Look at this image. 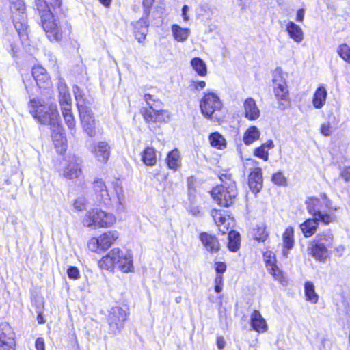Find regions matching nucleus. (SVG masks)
Returning a JSON list of instances; mask_svg holds the SVG:
<instances>
[{
	"instance_id": "f257e3e1",
	"label": "nucleus",
	"mask_w": 350,
	"mask_h": 350,
	"mask_svg": "<svg viewBox=\"0 0 350 350\" xmlns=\"http://www.w3.org/2000/svg\"><path fill=\"white\" fill-rule=\"evenodd\" d=\"M29 112L42 124L50 126L52 137L59 139L62 135V126L56 105H44L39 99H31L29 103Z\"/></svg>"
},
{
	"instance_id": "f03ea898",
	"label": "nucleus",
	"mask_w": 350,
	"mask_h": 350,
	"mask_svg": "<svg viewBox=\"0 0 350 350\" xmlns=\"http://www.w3.org/2000/svg\"><path fill=\"white\" fill-rule=\"evenodd\" d=\"M99 267L106 270L117 267L124 273L133 271V255L129 251H122L118 248L111 250L98 262Z\"/></svg>"
},
{
	"instance_id": "7ed1b4c3",
	"label": "nucleus",
	"mask_w": 350,
	"mask_h": 350,
	"mask_svg": "<svg viewBox=\"0 0 350 350\" xmlns=\"http://www.w3.org/2000/svg\"><path fill=\"white\" fill-rule=\"evenodd\" d=\"M35 6L39 13L41 25L50 40L58 41L61 40L62 32L51 10H49L48 1L35 0Z\"/></svg>"
},
{
	"instance_id": "20e7f679",
	"label": "nucleus",
	"mask_w": 350,
	"mask_h": 350,
	"mask_svg": "<svg viewBox=\"0 0 350 350\" xmlns=\"http://www.w3.org/2000/svg\"><path fill=\"white\" fill-rule=\"evenodd\" d=\"M10 12L14 27L21 39L27 37V18L24 0H10Z\"/></svg>"
},
{
	"instance_id": "39448f33",
	"label": "nucleus",
	"mask_w": 350,
	"mask_h": 350,
	"mask_svg": "<svg viewBox=\"0 0 350 350\" xmlns=\"http://www.w3.org/2000/svg\"><path fill=\"white\" fill-rule=\"evenodd\" d=\"M237 196L235 181L230 174H220V206L229 207L234 203Z\"/></svg>"
},
{
	"instance_id": "423d86ee",
	"label": "nucleus",
	"mask_w": 350,
	"mask_h": 350,
	"mask_svg": "<svg viewBox=\"0 0 350 350\" xmlns=\"http://www.w3.org/2000/svg\"><path fill=\"white\" fill-rule=\"evenodd\" d=\"M308 213L316 219L325 224H329L334 220V217L325 213L323 210V202L318 198H310L306 201Z\"/></svg>"
},
{
	"instance_id": "0eeeda50",
	"label": "nucleus",
	"mask_w": 350,
	"mask_h": 350,
	"mask_svg": "<svg viewBox=\"0 0 350 350\" xmlns=\"http://www.w3.org/2000/svg\"><path fill=\"white\" fill-rule=\"evenodd\" d=\"M274 95L279 103V108L285 109L289 105L288 90L286 83L280 74L275 75L273 79Z\"/></svg>"
},
{
	"instance_id": "6e6552de",
	"label": "nucleus",
	"mask_w": 350,
	"mask_h": 350,
	"mask_svg": "<svg viewBox=\"0 0 350 350\" xmlns=\"http://www.w3.org/2000/svg\"><path fill=\"white\" fill-rule=\"evenodd\" d=\"M82 159L75 155H69L65 159V164L62 169V176L66 179L79 178L82 174Z\"/></svg>"
},
{
	"instance_id": "1a4fd4ad",
	"label": "nucleus",
	"mask_w": 350,
	"mask_h": 350,
	"mask_svg": "<svg viewBox=\"0 0 350 350\" xmlns=\"http://www.w3.org/2000/svg\"><path fill=\"white\" fill-rule=\"evenodd\" d=\"M219 104V98L215 94H206L200 101V109L202 114L213 121H218L216 109Z\"/></svg>"
},
{
	"instance_id": "9d476101",
	"label": "nucleus",
	"mask_w": 350,
	"mask_h": 350,
	"mask_svg": "<svg viewBox=\"0 0 350 350\" xmlns=\"http://www.w3.org/2000/svg\"><path fill=\"white\" fill-rule=\"evenodd\" d=\"M81 122L85 133L90 137L96 135V122L91 108L79 111Z\"/></svg>"
},
{
	"instance_id": "9b49d317",
	"label": "nucleus",
	"mask_w": 350,
	"mask_h": 350,
	"mask_svg": "<svg viewBox=\"0 0 350 350\" xmlns=\"http://www.w3.org/2000/svg\"><path fill=\"white\" fill-rule=\"evenodd\" d=\"M88 149L98 161L105 163L108 161L111 148L107 142H99L98 143H92L89 146Z\"/></svg>"
},
{
	"instance_id": "f8f14e48",
	"label": "nucleus",
	"mask_w": 350,
	"mask_h": 350,
	"mask_svg": "<svg viewBox=\"0 0 350 350\" xmlns=\"http://www.w3.org/2000/svg\"><path fill=\"white\" fill-rule=\"evenodd\" d=\"M125 309L119 306L113 307L108 316V323L111 328H121L127 318Z\"/></svg>"
},
{
	"instance_id": "ddd939ff",
	"label": "nucleus",
	"mask_w": 350,
	"mask_h": 350,
	"mask_svg": "<svg viewBox=\"0 0 350 350\" xmlns=\"http://www.w3.org/2000/svg\"><path fill=\"white\" fill-rule=\"evenodd\" d=\"M93 189L97 202L106 206L110 204L111 198L105 183L102 179H96L94 181Z\"/></svg>"
},
{
	"instance_id": "4468645a",
	"label": "nucleus",
	"mask_w": 350,
	"mask_h": 350,
	"mask_svg": "<svg viewBox=\"0 0 350 350\" xmlns=\"http://www.w3.org/2000/svg\"><path fill=\"white\" fill-rule=\"evenodd\" d=\"M31 73L39 88L46 89L51 87V81L45 68L40 66H34Z\"/></svg>"
},
{
	"instance_id": "2eb2a0df",
	"label": "nucleus",
	"mask_w": 350,
	"mask_h": 350,
	"mask_svg": "<svg viewBox=\"0 0 350 350\" xmlns=\"http://www.w3.org/2000/svg\"><path fill=\"white\" fill-rule=\"evenodd\" d=\"M307 250L309 254L319 262H325L329 256V249L313 241L309 243Z\"/></svg>"
},
{
	"instance_id": "dca6fc26",
	"label": "nucleus",
	"mask_w": 350,
	"mask_h": 350,
	"mask_svg": "<svg viewBox=\"0 0 350 350\" xmlns=\"http://www.w3.org/2000/svg\"><path fill=\"white\" fill-rule=\"evenodd\" d=\"M243 114L245 118L250 121L257 120L260 115L256 101L252 98H247L243 103Z\"/></svg>"
},
{
	"instance_id": "f3484780",
	"label": "nucleus",
	"mask_w": 350,
	"mask_h": 350,
	"mask_svg": "<svg viewBox=\"0 0 350 350\" xmlns=\"http://www.w3.org/2000/svg\"><path fill=\"white\" fill-rule=\"evenodd\" d=\"M248 185L250 190L255 194L260 192L262 187V170L260 167L255 168L248 176Z\"/></svg>"
},
{
	"instance_id": "a211bd4d",
	"label": "nucleus",
	"mask_w": 350,
	"mask_h": 350,
	"mask_svg": "<svg viewBox=\"0 0 350 350\" xmlns=\"http://www.w3.org/2000/svg\"><path fill=\"white\" fill-rule=\"evenodd\" d=\"M105 216V211L100 209H92L88 211L83 219V225L94 228H100L101 217Z\"/></svg>"
},
{
	"instance_id": "6ab92c4d",
	"label": "nucleus",
	"mask_w": 350,
	"mask_h": 350,
	"mask_svg": "<svg viewBox=\"0 0 350 350\" xmlns=\"http://www.w3.org/2000/svg\"><path fill=\"white\" fill-rule=\"evenodd\" d=\"M148 16L143 14L142 17L134 25V33L136 39L139 42H142L146 38L148 31Z\"/></svg>"
},
{
	"instance_id": "aec40b11",
	"label": "nucleus",
	"mask_w": 350,
	"mask_h": 350,
	"mask_svg": "<svg viewBox=\"0 0 350 350\" xmlns=\"http://www.w3.org/2000/svg\"><path fill=\"white\" fill-rule=\"evenodd\" d=\"M199 238L207 252L214 253L219 250V241L216 236L201 232Z\"/></svg>"
},
{
	"instance_id": "412c9836",
	"label": "nucleus",
	"mask_w": 350,
	"mask_h": 350,
	"mask_svg": "<svg viewBox=\"0 0 350 350\" xmlns=\"http://www.w3.org/2000/svg\"><path fill=\"white\" fill-rule=\"evenodd\" d=\"M119 234L117 231H108L101 234L98 238L101 250H106L109 248L118 238Z\"/></svg>"
},
{
	"instance_id": "4be33fe9",
	"label": "nucleus",
	"mask_w": 350,
	"mask_h": 350,
	"mask_svg": "<svg viewBox=\"0 0 350 350\" xmlns=\"http://www.w3.org/2000/svg\"><path fill=\"white\" fill-rule=\"evenodd\" d=\"M286 30L289 37L295 42L299 43L304 40V33L301 28L295 23L288 22L286 24Z\"/></svg>"
},
{
	"instance_id": "5701e85b",
	"label": "nucleus",
	"mask_w": 350,
	"mask_h": 350,
	"mask_svg": "<svg viewBox=\"0 0 350 350\" xmlns=\"http://www.w3.org/2000/svg\"><path fill=\"white\" fill-rule=\"evenodd\" d=\"M327 92L323 86L319 87L313 96L312 105L316 109H321L325 104Z\"/></svg>"
},
{
	"instance_id": "b1692460",
	"label": "nucleus",
	"mask_w": 350,
	"mask_h": 350,
	"mask_svg": "<svg viewBox=\"0 0 350 350\" xmlns=\"http://www.w3.org/2000/svg\"><path fill=\"white\" fill-rule=\"evenodd\" d=\"M312 241L330 250L333 247L334 236L330 230H327L318 234Z\"/></svg>"
},
{
	"instance_id": "393cba45",
	"label": "nucleus",
	"mask_w": 350,
	"mask_h": 350,
	"mask_svg": "<svg viewBox=\"0 0 350 350\" xmlns=\"http://www.w3.org/2000/svg\"><path fill=\"white\" fill-rule=\"evenodd\" d=\"M319 221H321L313 217L307 219L300 225V228L306 237H310L315 233Z\"/></svg>"
},
{
	"instance_id": "a878e982",
	"label": "nucleus",
	"mask_w": 350,
	"mask_h": 350,
	"mask_svg": "<svg viewBox=\"0 0 350 350\" xmlns=\"http://www.w3.org/2000/svg\"><path fill=\"white\" fill-rule=\"evenodd\" d=\"M142 160L148 166H153L157 163V152L152 147L146 148L142 152Z\"/></svg>"
},
{
	"instance_id": "bb28decb",
	"label": "nucleus",
	"mask_w": 350,
	"mask_h": 350,
	"mask_svg": "<svg viewBox=\"0 0 350 350\" xmlns=\"http://www.w3.org/2000/svg\"><path fill=\"white\" fill-rule=\"evenodd\" d=\"M172 32L174 39L178 42H185L190 34L189 29L183 28L176 24L172 26Z\"/></svg>"
},
{
	"instance_id": "cd10ccee",
	"label": "nucleus",
	"mask_w": 350,
	"mask_h": 350,
	"mask_svg": "<svg viewBox=\"0 0 350 350\" xmlns=\"http://www.w3.org/2000/svg\"><path fill=\"white\" fill-rule=\"evenodd\" d=\"M241 237L238 232L230 230L228 233V248L232 252H237L240 248Z\"/></svg>"
},
{
	"instance_id": "c85d7f7f",
	"label": "nucleus",
	"mask_w": 350,
	"mask_h": 350,
	"mask_svg": "<svg viewBox=\"0 0 350 350\" xmlns=\"http://www.w3.org/2000/svg\"><path fill=\"white\" fill-rule=\"evenodd\" d=\"M73 92L79 111L90 108L87 105V100L83 91L78 86L73 87Z\"/></svg>"
},
{
	"instance_id": "c756f323",
	"label": "nucleus",
	"mask_w": 350,
	"mask_h": 350,
	"mask_svg": "<svg viewBox=\"0 0 350 350\" xmlns=\"http://www.w3.org/2000/svg\"><path fill=\"white\" fill-rule=\"evenodd\" d=\"M191 66L196 72L200 77L207 74V68L205 62L200 57H194L191 60Z\"/></svg>"
},
{
	"instance_id": "7c9ffc66",
	"label": "nucleus",
	"mask_w": 350,
	"mask_h": 350,
	"mask_svg": "<svg viewBox=\"0 0 350 350\" xmlns=\"http://www.w3.org/2000/svg\"><path fill=\"white\" fill-rule=\"evenodd\" d=\"M260 133L255 126H250L244 133L243 142L246 145L252 144L254 141L259 139Z\"/></svg>"
},
{
	"instance_id": "2f4dec72",
	"label": "nucleus",
	"mask_w": 350,
	"mask_h": 350,
	"mask_svg": "<svg viewBox=\"0 0 350 350\" xmlns=\"http://www.w3.org/2000/svg\"><path fill=\"white\" fill-rule=\"evenodd\" d=\"M167 164L170 169L176 170L180 166V159L179 152L177 150H174L170 152L167 154Z\"/></svg>"
},
{
	"instance_id": "473e14b6",
	"label": "nucleus",
	"mask_w": 350,
	"mask_h": 350,
	"mask_svg": "<svg viewBox=\"0 0 350 350\" xmlns=\"http://www.w3.org/2000/svg\"><path fill=\"white\" fill-rule=\"evenodd\" d=\"M250 323L252 328H267V326L265 319L257 310H254L252 313Z\"/></svg>"
},
{
	"instance_id": "72a5a7b5",
	"label": "nucleus",
	"mask_w": 350,
	"mask_h": 350,
	"mask_svg": "<svg viewBox=\"0 0 350 350\" xmlns=\"http://www.w3.org/2000/svg\"><path fill=\"white\" fill-rule=\"evenodd\" d=\"M305 296L307 301L312 304L318 301L319 296L314 291V286L311 282H306L304 286Z\"/></svg>"
},
{
	"instance_id": "f704fd0d",
	"label": "nucleus",
	"mask_w": 350,
	"mask_h": 350,
	"mask_svg": "<svg viewBox=\"0 0 350 350\" xmlns=\"http://www.w3.org/2000/svg\"><path fill=\"white\" fill-rule=\"evenodd\" d=\"M284 247L288 250L293 248L294 245V230L292 227H288L282 235Z\"/></svg>"
},
{
	"instance_id": "c9c22d12",
	"label": "nucleus",
	"mask_w": 350,
	"mask_h": 350,
	"mask_svg": "<svg viewBox=\"0 0 350 350\" xmlns=\"http://www.w3.org/2000/svg\"><path fill=\"white\" fill-rule=\"evenodd\" d=\"M59 102L62 111H67L71 109V97L69 92L59 94Z\"/></svg>"
},
{
	"instance_id": "e433bc0d",
	"label": "nucleus",
	"mask_w": 350,
	"mask_h": 350,
	"mask_svg": "<svg viewBox=\"0 0 350 350\" xmlns=\"http://www.w3.org/2000/svg\"><path fill=\"white\" fill-rule=\"evenodd\" d=\"M337 52L342 59L350 64V47L347 44H340L338 48Z\"/></svg>"
},
{
	"instance_id": "4c0bfd02",
	"label": "nucleus",
	"mask_w": 350,
	"mask_h": 350,
	"mask_svg": "<svg viewBox=\"0 0 350 350\" xmlns=\"http://www.w3.org/2000/svg\"><path fill=\"white\" fill-rule=\"evenodd\" d=\"M62 115L65 121V123L68 126V129L72 130L75 128V120L72 113L71 109L67 111H62Z\"/></svg>"
},
{
	"instance_id": "58836bf2",
	"label": "nucleus",
	"mask_w": 350,
	"mask_h": 350,
	"mask_svg": "<svg viewBox=\"0 0 350 350\" xmlns=\"http://www.w3.org/2000/svg\"><path fill=\"white\" fill-rule=\"evenodd\" d=\"M116 222V217L111 213L105 212V216L101 217L100 228H108Z\"/></svg>"
},
{
	"instance_id": "ea45409f",
	"label": "nucleus",
	"mask_w": 350,
	"mask_h": 350,
	"mask_svg": "<svg viewBox=\"0 0 350 350\" xmlns=\"http://www.w3.org/2000/svg\"><path fill=\"white\" fill-rule=\"evenodd\" d=\"M264 261L266 265L267 269H273V266L275 265V254L271 251H266L263 254Z\"/></svg>"
},
{
	"instance_id": "a19ab883",
	"label": "nucleus",
	"mask_w": 350,
	"mask_h": 350,
	"mask_svg": "<svg viewBox=\"0 0 350 350\" xmlns=\"http://www.w3.org/2000/svg\"><path fill=\"white\" fill-rule=\"evenodd\" d=\"M170 120V113L167 111L160 110L157 108L154 122H166Z\"/></svg>"
},
{
	"instance_id": "79ce46f5",
	"label": "nucleus",
	"mask_w": 350,
	"mask_h": 350,
	"mask_svg": "<svg viewBox=\"0 0 350 350\" xmlns=\"http://www.w3.org/2000/svg\"><path fill=\"white\" fill-rule=\"evenodd\" d=\"M149 107L150 109H144L142 111V113L146 122H154V117L156 116L157 108H154L153 106H150Z\"/></svg>"
},
{
	"instance_id": "37998d69",
	"label": "nucleus",
	"mask_w": 350,
	"mask_h": 350,
	"mask_svg": "<svg viewBox=\"0 0 350 350\" xmlns=\"http://www.w3.org/2000/svg\"><path fill=\"white\" fill-rule=\"evenodd\" d=\"M49 10H51L53 14V18L55 14H57L61 11L62 0H48Z\"/></svg>"
},
{
	"instance_id": "c03bdc74",
	"label": "nucleus",
	"mask_w": 350,
	"mask_h": 350,
	"mask_svg": "<svg viewBox=\"0 0 350 350\" xmlns=\"http://www.w3.org/2000/svg\"><path fill=\"white\" fill-rule=\"evenodd\" d=\"M254 233V239L258 241H265L268 236L264 227H257Z\"/></svg>"
},
{
	"instance_id": "a18cd8bd",
	"label": "nucleus",
	"mask_w": 350,
	"mask_h": 350,
	"mask_svg": "<svg viewBox=\"0 0 350 350\" xmlns=\"http://www.w3.org/2000/svg\"><path fill=\"white\" fill-rule=\"evenodd\" d=\"M254 155L264 161L269 159L268 150L262 145L255 149Z\"/></svg>"
},
{
	"instance_id": "49530a36",
	"label": "nucleus",
	"mask_w": 350,
	"mask_h": 350,
	"mask_svg": "<svg viewBox=\"0 0 350 350\" xmlns=\"http://www.w3.org/2000/svg\"><path fill=\"white\" fill-rule=\"evenodd\" d=\"M88 247L92 252H98L99 250H101V245H100L98 238H92L88 243Z\"/></svg>"
},
{
	"instance_id": "de8ad7c7",
	"label": "nucleus",
	"mask_w": 350,
	"mask_h": 350,
	"mask_svg": "<svg viewBox=\"0 0 350 350\" xmlns=\"http://www.w3.org/2000/svg\"><path fill=\"white\" fill-rule=\"evenodd\" d=\"M273 269H267V270L275 278V280H278L280 283H282L284 281V277L281 271L279 269L276 265H273Z\"/></svg>"
},
{
	"instance_id": "09e8293b",
	"label": "nucleus",
	"mask_w": 350,
	"mask_h": 350,
	"mask_svg": "<svg viewBox=\"0 0 350 350\" xmlns=\"http://www.w3.org/2000/svg\"><path fill=\"white\" fill-rule=\"evenodd\" d=\"M144 97V100L149 105V107L153 106L154 108L160 107L161 102L159 100L154 99L152 95L150 94H146Z\"/></svg>"
},
{
	"instance_id": "8fccbe9b",
	"label": "nucleus",
	"mask_w": 350,
	"mask_h": 350,
	"mask_svg": "<svg viewBox=\"0 0 350 350\" xmlns=\"http://www.w3.org/2000/svg\"><path fill=\"white\" fill-rule=\"evenodd\" d=\"M272 180L275 184L280 186L284 185L286 182V180L282 172H277L273 174Z\"/></svg>"
},
{
	"instance_id": "3c124183",
	"label": "nucleus",
	"mask_w": 350,
	"mask_h": 350,
	"mask_svg": "<svg viewBox=\"0 0 350 350\" xmlns=\"http://www.w3.org/2000/svg\"><path fill=\"white\" fill-rule=\"evenodd\" d=\"M113 188L116 193L118 200H122L125 198L122 187L118 180L113 183Z\"/></svg>"
},
{
	"instance_id": "603ef678",
	"label": "nucleus",
	"mask_w": 350,
	"mask_h": 350,
	"mask_svg": "<svg viewBox=\"0 0 350 350\" xmlns=\"http://www.w3.org/2000/svg\"><path fill=\"white\" fill-rule=\"evenodd\" d=\"M67 274L70 279L77 280L79 278V271L77 267L70 266L67 269Z\"/></svg>"
},
{
	"instance_id": "864d4df0",
	"label": "nucleus",
	"mask_w": 350,
	"mask_h": 350,
	"mask_svg": "<svg viewBox=\"0 0 350 350\" xmlns=\"http://www.w3.org/2000/svg\"><path fill=\"white\" fill-rule=\"evenodd\" d=\"M209 141L211 146L219 149V132H214L210 134Z\"/></svg>"
},
{
	"instance_id": "5fc2aeb1",
	"label": "nucleus",
	"mask_w": 350,
	"mask_h": 350,
	"mask_svg": "<svg viewBox=\"0 0 350 350\" xmlns=\"http://www.w3.org/2000/svg\"><path fill=\"white\" fill-rule=\"evenodd\" d=\"M154 0H143L144 13L146 16H149L150 8H152Z\"/></svg>"
},
{
	"instance_id": "6e6d98bb",
	"label": "nucleus",
	"mask_w": 350,
	"mask_h": 350,
	"mask_svg": "<svg viewBox=\"0 0 350 350\" xmlns=\"http://www.w3.org/2000/svg\"><path fill=\"white\" fill-rule=\"evenodd\" d=\"M219 221L220 227L223 225H225L224 227L226 228V230H228L229 228L233 226L234 225V220L230 217H228V218L220 217Z\"/></svg>"
},
{
	"instance_id": "4d7b16f0",
	"label": "nucleus",
	"mask_w": 350,
	"mask_h": 350,
	"mask_svg": "<svg viewBox=\"0 0 350 350\" xmlns=\"http://www.w3.org/2000/svg\"><path fill=\"white\" fill-rule=\"evenodd\" d=\"M321 133L325 136H329L332 134V130L329 122L321 124Z\"/></svg>"
},
{
	"instance_id": "13d9d810",
	"label": "nucleus",
	"mask_w": 350,
	"mask_h": 350,
	"mask_svg": "<svg viewBox=\"0 0 350 350\" xmlns=\"http://www.w3.org/2000/svg\"><path fill=\"white\" fill-rule=\"evenodd\" d=\"M340 175L345 182L350 181V166L344 167L341 170Z\"/></svg>"
},
{
	"instance_id": "bf43d9fd",
	"label": "nucleus",
	"mask_w": 350,
	"mask_h": 350,
	"mask_svg": "<svg viewBox=\"0 0 350 350\" xmlns=\"http://www.w3.org/2000/svg\"><path fill=\"white\" fill-rule=\"evenodd\" d=\"M215 270L216 272L215 291L219 293V262H215Z\"/></svg>"
},
{
	"instance_id": "052dcab7",
	"label": "nucleus",
	"mask_w": 350,
	"mask_h": 350,
	"mask_svg": "<svg viewBox=\"0 0 350 350\" xmlns=\"http://www.w3.org/2000/svg\"><path fill=\"white\" fill-rule=\"evenodd\" d=\"M0 350H16V344H8L3 340H1Z\"/></svg>"
},
{
	"instance_id": "680f3d73",
	"label": "nucleus",
	"mask_w": 350,
	"mask_h": 350,
	"mask_svg": "<svg viewBox=\"0 0 350 350\" xmlns=\"http://www.w3.org/2000/svg\"><path fill=\"white\" fill-rule=\"evenodd\" d=\"M84 206H85V199L83 198H77L74 203L75 208L76 209H77L78 211L83 210L84 208Z\"/></svg>"
},
{
	"instance_id": "e2e57ef3",
	"label": "nucleus",
	"mask_w": 350,
	"mask_h": 350,
	"mask_svg": "<svg viewBox=\"0 0 350 350\" xmlns=\"http://www.w3.org/2000/svg\"><path fill=\"white\" fill-rule=\"evenodd\" d=\"M35 347L36 350H45V343L44 338L42 337L38 338L35 342Z\"/></svg>"
},
{
	"instance_id": "0e129e2a",
	"label": "nucleus",
	"mask_w": 350,
	"mask_h": 350,
	"mask_svg": "<svg viewBox=\"0 0 350 350\" xmlns=\"http://www.w3.org/2000/svg\"><path fill=\"white\" fill-rule=\"evenodd\" d=\"M57 88H58L59 94H62L69 92L66 84L65 83V82H64L62 80H60L59 81Z\"/></svg>"
},
{
	"instance_id": "69168bd1",
	"label": "nucleus",
	"mask_w": 350,
	"mask_h": 350,
	"mask_svg": "<svg viewBox=\"0 0 350 350\" xmlns=\"http://www.w3.org/2000/svg\"><path fill=\"white\" fill-rule=\"evenodd\" d=\"M191 86L196 90H201L206 86V83L204 81H193Z\"/></svg>"
},
{
	"instance_id": "338daca9",
	"label": "nucleus",
	"mask_w": 350,
	"mask_h": 350,
	"mask_svg": "<svg viewBox=\"0 0 350 350\" xmlns=\"http://www.w3.org/2000/svg\"><path fill=\"white\" fill-rule=\"evenodd\" d=\"M211 196L212 198L217 202L219 204V188L218 186L213 188V189L210 191Z\"/></svg>"
},
{
	"instance_id": "774afa93",
	"label": "nucleus",
	"mask_w": 350,
	"mask_h": 350,
	"mask_svg": "<svg viewBox=\"0 0 350 350\" xmlns=\"http://www.w3.org/2000/svg\"><path fill=\"white\" fill-rule=\"evenodd\" d=\"M118 205L116 207L117 211L119 213H122L125 211V198L122 200H118Z\"/></svg>"
}]
</instances>
